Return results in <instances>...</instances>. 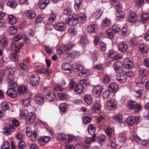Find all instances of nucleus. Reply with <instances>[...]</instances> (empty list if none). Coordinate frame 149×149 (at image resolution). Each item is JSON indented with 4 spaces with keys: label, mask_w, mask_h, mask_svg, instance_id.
<instances>
[{
    "label": "nucleus",
    "mask_w": 149,
    "mask_h": 149,
    "mask_svg": "<svg viewBox=\"0 0 149 149\" xmlns=\"http://www.w3.org/2000/svg\"><path fill=\"white\" fill-rule=\"evenodd\" d=\"M128 109L131 110H134L135 112H138L141 109V106L137 104L136 102L133 101H130L127 104Z\"/></svg>",
    "instance_id": "f257e3e1"
},
{
    "label": "nucleus",
    "mask_w": 149,
    "mask_h": 149,
    "mask_svg": "<svg viewBox=\"0 0 149 149\" xmlns=\"http://www.w3.org/2000/svg\"><path fill=\"white\" fill-rule=\"evenodd\" d=\"M140 121V118L138 117L131 116L128 118L127 122L129 126H131L135 123L137 124Z\"/></svg>",
    "instance_id": "f03ea898"
},
{
    "label": "nucleus",
    "mask_w": 149,
    "mask_h": 149,
    "mask_svg": "<svg viewBox=\"0 0 149 149\" xmlns=\"http://www.w3.org/2000/svg\"><path fill=\"white\" fill-rule=\"evenodd\" d=\"M113 67L116 72L117 73H120L123 72V64L120 61H117L114 63Z\"/></svg>",
    "instance_id": "7ed1b4c3"
},
{
    "label": "nucleus",
    "mask_w": 149,
    "mask_h": 149,
    "mask_svg": "<svg viewBox=\"0 0 149 149\" xmlns=\"http://www.w3.org/2000/svg\"><path fill=\"white\" fill-rule=\"evenodd\" d=\"M40 81V77L37 74L33 75L30 78V83L32 85H37L39 83Z\"/></svg>",
    "instance_id": "20e7f679"
},
{
    "label": "nucleus",
    "mask_w": 149,
    "mask_h": 149,
    "mask_svg": "<svg viewBox=\"0 0 149 149\" xmlns=\"http://www.w3.org/2000/svg\"><path fill=\"white\" fill-rule=\"evenodd\" d=\"M102 91V88L100 86H97L94 87L93 90V93L95 96L99 97Z\"/></svg>",
    "instance_id": "39448f33"
},
{
    "label": "nucleus",
    "mask_w": 149,
    "mask_h": 149,
    "mask_svg": "<svg viewBox=\"0 0 149 149\" xmlns=\"http://www.w3.org/2000/svg\"><path fill=\"white\" fill-rule=\"evenodd\" d=\"M36 116L32 112L28 113L26 116V120L29 124L33 123L35 121Z\"/></svg>",
    "instance_id": "423d86ee"
},
{
    "label": "nucleus",
    "mask_w": 149,
    "mask_h": 149,
    "mask_svg": "<svg viewBox=\"0 0 149 149\" xmlns=\"http://www.w3.org/2000/svg\"><path fill=\"white\" fill-rule=\"evenodd\" d=\"M72 68V65L68 63H65L62 65V70L65 71V72L67 73H69L71 72Z\"/></svg>",
    "instance_id": "0eeeda50"
},
{
    "label": "nucleus",
    "mask_w": 149,
    "mask_h": 149,
    "mask_svg": "<svg viewBox=\"0 0 149 149\" xmlns=\"http://www.w3.org/2000/svg\"><path fill=\"white\" fill-rule=\"evenodd\" d=\"M6 93L12 98H15L17 96L16 91L13 88H9L6 92Z\"/></svg>",
    "instance_id": "6e6552de"
},
{
    "label": "nucleus",
    "mask_w": 149,
    "mask_h": 149,
    "mask_svg": "<svg viewBox=\"0 0 149 149\" xmlns=\"http://www.w3.org/2000/svg\"><path fill=\"white\" fill-rule=\"evenodd\" d=\"M118 84L116 83H111L109 85L108 89L112 92H116L118 89Z\"/></svg>",
    "instance_id": "1a4fd4ad"
},
{
    "label": "nucleus",
    "mask_w": 149,
    "mask_h": 149,
    "mask_svg": "<svg viewBox=\"0 0 149 149\" xmlns=\"http://www.w3.org/2000/svg\"><path fill=\"white\" fill-rule=\"evenodd\" d=\"M25 14L27 19H33L36 16V13L35 11L31 10H26L25 11Z\"/></svg>",
    "instance_id": "9d476101"
},
{
    "label": "nucleus",
    "mask_w": 149,
    "mask_h": 149,
    "mask_svg": "<svg viewBox=\"0 0 149 149\" xmlns=\"http://www.w3.org/2000/svg\"><path fill=\"white\" fill-rule=\"evenodd\" d=\"M119 50L122 52H125L127 49V45L126 44L123 42H120L118 45Z\"/></svg>",
    "instance_id": "9b49d317"
},
{
    "label": "nucleus",
    "mask_w": 149,
    "mask_h": 149,
    "mask_svg": "<svg viewBox=\"0 0 149 149\" xmlns=\"http://www.w3.org/2000/svg\"><path fill=\"white\" fill-rule=\"evenodd\" d=\"M50 140L49 137L44 136L38 140L39 143L41 146H44Z\"/></svg>",
    "instance_id": "f8f14e48"
},
{
    "label": "nucleus",
    "mask_w": 149,
    "mask_h": 149,
    "mask_svg": "<svg viewBox=\"0 0 149 149\" xmlns=\"http://www.w3.org/2000/svg\"><path fill=\"white\" fill-rule=\"evenodd\" d=\"M124 65L126 68L131 69L133 66L132 62L128 58H126L123 61Z\"/></svg>",
    "instance_id": "ddd939ff"
},
{
    "label": "nucleus",
    "mask_w": 149,
    "mask_h": 149,
    "mask_svg": "<svg viewBox=\"0 0 149 149\" xmlns=\"http://www.w3.org/2000/svg\"><path fill=\"white\" fill-rule=\"evenodd\" d=\"M35 99L37 103L41 104L44 102L45 100V97L43 95L38 94L35 96Z\"/></svg>",
    "instance_id": "4468645a"
},
{
    "label": "nucleus",
    "mask_w": 149,
    "mask_h": 149,
    "mask_svg": "<svg viewBox=\"0 0 149 149\" xmlns=\"http://www.w3.org/2000/svg\"><path fill=\"white\" fill-rule=\"evenodd\" d=\"M108 109L110 110L115 109L117 107V105L116 103L112 100L108 101L107 103Z\"/></svg>",
    "instance_id": "2eb2a0df"
},
{
    "label": "nucleus",
    "mask_w": 149,
    "mask_h": 149,
    "mask_svg": "<svg viewBox=\"0 0 149 149\" xmlns=\"http://www.w3.org/2000/svg\"><path fill=\"white\" fill-rule=\"evenodd\" d=\"M56 30L60 31H63L65 29V24L63 23L59 22L56 24L55 26Z\"/></svg>",
    "instance_id": "dca6fc26"
},
{
    "label": "nucleus",
    "mask_w": 149,
    "mask_h": 149,
    "mask_svg": "<svg viewBox=\"0 0 149 149\" xmlns=\"http://www.w3.org/2000/svg\"><path fill=\"white\" fill-rule=\"evenodd\" d=\"M84 90V86L81 84H77L74 88V91L78 93H80L83 92Z\"/></svg>",
    "instance_id": "f3484780"
},
{
    "label": "nucleus",
    "mask_w": 149,
    "mask_h": 149,
    "mask_svg": "<svg viewBox=\"0 0 149 149\" xmlns=\"http://www.w3.org/2000/svg\"><path fill=\"white\" fill-rule=\"evenodd\" d=\"M28 61L26 60H24L23 61L19 64V67L23 70H26L28 68V66L29 65Z\"/></svg>",
    "instance_id": "a211bd4d"
},
{
    "label": "nucleus",
    "mask_w": 149,
    "mask_h": 149,
    "mask_svg": "<svg viewBox=\"0 0 149 149\" xmlns=\"http://www.w3.org/2000/svg\"><path fill=\"white\" fill-rule=\"evenodd\" d=\"M72 70L75 72L79 71L83 69V68L81 65L76 63H74L72 65Z\"/></svg>",
    "instance_id": "6ab92c4d"
},
{
    "label": "nucleus",
    "mask_w": 149,
    "mask_h": 149,
    "mask_svg": "<svg viewBox=\"0 0 149 149\" xmlns=\"http://www.w3.org/2000/svg\"><path fill=\"white\" fill-rule=\"evenodd\" d=\"M50 2L49 0H40V8L42 9H44Z\"/></svg>",
    "instance_id": "aec40b11"
},
{
    "label": "nucleus",
    "mask_w": 149,
    "mask_h": 149,
    "mask_svg": "<svg viewBox=\"0 0 149 149\" xmlns=\"http://www.w3.org/2000/svg\"><path fill=\"white\" fill-rule=\"evenodd\" d=\"M101 109V106L100 104V101H96L94 103V107L92 109L93 111H95V112L97 113V111H100Z\"/></svg>",
    "instance_id": "412c9836"
},
{
    "label": "nucleus",
    "mask_w": 149,
    "mask_h": 149,
    "mask_svg": "<svg viewBox=\"0 0 149 149\" xmlns=\"http://www.w3.org/2000/svg\"><path fill=\"white\" fill-rule=\"evenodd\" d=\"M139 50L143 54L146 53L148 51V48L147 46L143 44H140L139 45Z\"/></svg>",
    "instance_id": "4be33fe9"
},
{
    "label": "nucleus",
    "mask_w": 149,
    "mask_h": 149,
    "mask_svg": "<svg viewBox=\"0 0 149 149\" xmlns=\"http://www.w3.org/2000/svg\"><path fill=\"white\" fill-rule=\"evenodd\" d=\"M55 98V95L52 92L48 93L46 95V99L49 102H51L53 101Z\"/></svg>",
    "instance_id": "5701e85b"
},
{
    "label": "nucleus",
    "mask_w": 149,
    "mask_h": 149,
    "mask_svg": "<svg viewBox=\"0 0 149 149\" xmlns=\"http://www.w3.org/2000/svg\"><path fill=\"white\" fill-rule=\"evenodd\" d=\"M97 28V26L95 24H91L87 28V30L89 33H91L96 31Z\"/></svg>",
    "instance_id": "b1692460"
},
{
    "label": "nucleus",
    "mask_w": 149,
    "mask_h": 149,
    "mask_svg": "<svg viewBox=\"0 0 149 149\" xmlns=\"http://www.w3.org/2000/svg\"><path fill=\"white\" fill-rule=\"evenodd\" d=\"M137 18L136 14L134 13H132L130 14L128 17V20L130 22H134L136 21Z\"/></svg>",
    "instance_id": "393cba45"
},
{
    "label": "nucleus",
    "mask_w": 149,
    "mask_h": 149,
    "mask_svg": "<svg viewBox=\"0 0 149 149\" xmlns=\"http://www.w3.org/2000/svg\"><path fill=\"white\" fill-rule=\"evenodd\" d=\"M102 24L104 26L109 27L111 24V21L110 19L105 18L103 19Z\"/></svg>",
    "instance_id": "a878e982"
},
{
    "label": "nucleus",
    "mask_w": 149,
    "mask_h": 149,
    "mask_svg": "<svg viewBox=\"0 0 149 149\" xmlns=\"http://www.w3.org/2000/svg\"><path fill=\"white\" fill-rule=\"evenodd\" d=\"M27 91V88L25 86H19L17 88V91L20 95H22Z\"/></svg>",
    "instance_id": "bb28decb"
},
{
    "label": "nucleus",
    "mask_w": 149,
    "mask_h": 149,
    "mask_svg": "<svg viewBox=\"0 0 149 149\" xmlns=\"http://www.w3.org/2000/svg\"><path fill=\"white\" fill-rule=\"evenodd\" d=\"M116 16L117 19L121 20L124 18L125 14L121 10H118L116 13Z\"/></svg>",
    "instance_id": "cd10ccee"
},
{
    "label": "nucleus",
    "mask_w": 149,
    "mask_h": 149,
    "mask_svg": "<svg viewBox=\"0 0 149 149\" xmlns=\"http://www.w3.org/2000/svg\"><path fill=\"white\" fill-rule=\"evenodd\" d=\"M127 75L124 74L122 75H118L117 76V79L120 82H123L126 81Z\"/></svg>",
    "instance_id": "c85d7f7f"
},
{
    "label": "nucleus",
    "mask_w": 149,
    "mask_h": 149,
    "mask_svg": "<svg viewBox=\"0 0 149 149\" xmlns=\"http://www.w3.org/2000/svg\"><path fill=\"white\" fill-rule=\"evenodd\" d=\"M8 19L10 24L12 25L15 24L17 21V19L12 15H9L8 16Z\"/></svg>",
    "instance_id": "c756f323"
},
{
    "label": "nucleus",
    "mask_w": 149,
    "mask_h": 149,
    "mask_svg": "<svg viewBox=\"0 0 149 149\" xmlns=\"http://www.w3.org/2000/svg\"><path fill=\"white\" fill-rule=\"evenodd\" d=\"M69 55L72 58H78L80 56V53L76 51H73L69 53Z\"/></svg>",
    "instance_id": "7c9ffc66"
},
{
    "label": "nucleus",
    "mask_w": 149,
    "mask_h": 149,
    "mask_svg": "<svg viewBox=\"0 0 149 149\" xmlns=\"http://www.w3.org/2000/svg\"><path fill=\"white\" fill-rule=\"evenodd\" d=\"M57 54L60 55L64 52L65 51H67V49L65 46L63 45L57 49Z\"/></svg>",
    "instance_id": "2f4dec72"
},
{
    "label": "nucleus",
    "mask_w": 149,
    "mask_h": 149,
    "mask_svg": "<svg viewBox=\"0 0 149 149\" xmlns=\"http://www.w3.org/2000/svg\"><path fill=\"white\" fill-rule=\"evenodd\" d=\"M84 99L86 103L89 105L91 104L93 102V100L91 97L87 95H85Z\"/></svg>",
    "instance_id": "473e14b6"
},
{
    "label": "nucleus",
    "mask_w": 149,
    "mask_h": 149,
    "mask_svg": "<svg viewBox=\"0 0 149 149\" xmlns=\"http://www.w3.org/2000/svg\"><path fill=\"white\" fill-rule=\"evenodd\" d=\"M95 135H93L91 138L89 137L86 138L84 141V143L85 144L88 145L91 144L92 142L95 141Z\"/></svg>",
    "instance_id": "72a5a7b5"
},
{
    "label": "nucleus",
    "mask_w": 149,
    "mask_h": 149,
    "mask_svg": "<svg viewBox=\"0 0 149 149\" xmlns=\"http://www.w3.org/2000/svg\"><path fill=\"white\" fill-rule=\"evenodd\" d=\"M141 17L142 21L144 22L148 20L149 15L147 13H143L142 14Z\"/></svg>",
    "instance_id": "f704fd0d"
},
{
    "label": "nucleus",
    "mask_w": 149,
    "mask_h": 149,
    "mask_svg": "<svg viewBox=\"0 0 149 149\" xmlns=\"http://www.w3.org/2000/svg\"><path fill=\"white\" fill-rule=\"evenodd\" d=\"M89 74V70H84L79 73V75L81 77H85L88 76Z\"/></svg>",
    "instance_id": "c9c22d12"
},
{
    "label": "nucleus",
    "mask_w": 149,
    "mask_h": 149,
    "mask_svg": "<svg viewBox=\"0 0 149 149\" xmlns=\"http://www.w3.org/2000/svg\"><path fill=\"white\" fill-rule=\"evenodd\" d=\"M57 138L60 141H65L67 139V136L63 134H60L57 136Z\"/></svg>",
    "instance_id": "e433bc0d"
},
{
    "label": "nucleus",
    "mask_w": 149,
    "mask_h": 149,
    "mask_svg": "<svg viewBox=\"0 0 149 149\" xmlns=\"http://www.w3.org/2000/svg\"><path fill=\"white\" fill-rule=\"evenodd\" d=\"M111 91H110L109 90H106L103 93V97L104 98H108L111 97Z\"/></svg>",
    "instance_id": "4c0bfd02"
},
{
    "label": "nucleus",
    "mask_w": 149,
    "mask_h": 149,
    "mask_svg": "<svg viewBox=\"0 0 149 149\" xmlns=\"http://www.w3.org/2000/svg\"><path fill=\"white\" fill-rule=\"evenodd\" d=\"M72 11V10L69 7H67L65 8L63 11V13L65 15L67 16L70 15Z\"/></svg>",
    "instance_id": "58836bf2"
},
{
    "label": "nucleus",
    "mask_w": 149,
    "mask_h": 149,
    "mask_svg": "<svg viewBox=\"0 0 149 149\" xmlns=\"http://www.w3.org/2000/svg\"><path fill=\"white\" fill-rule=\"evenodd\" d=\"M7 5L10 7L13 8H15L17 5V3L16 1H9L7 2Z\"/></svg>",
    "instance_id": "ea45409f"
},
{
    "label": "nucleus",
    "mask_w": 149,
    "mask_h": 149,
    "mask_svg": "<svg viewBox=\"0 0 149 149\" xmlns=\"http://www.w3.org/2000/svg\"><path fill=\"white\" fill-rule=\"evenodd\" d=\"M1 45L3 47H6L8 44L7 39L5 38H3L0 41Z\"/></svg>",
    "instance_id": "a19ab883"
},
{
    "label": "nucleus",
    "mask_w": 149,
    "mask_h": 149,
    "mask_svg": "<svg viewBox=\"0 0 149 149\" xmlns=\"http://www.w3.org/2000/svg\"><path fill=\"white\" fill-rule=\"evenodd\" d=\"M37 136L36 132L35 130H34L31 133V135L28 136L31 137L30 138L32 141H35L36 139Z\"/></svg>",
    "instance_id": "79ce46f5"
},
{
    "label": "nucleus",
    "mask_w": 149,
    "mask_h": 149,
    "mask_svg": "<svg viewBox=\"0 0 149 149\" xmlns=\"http://www.w3.org/2000/svg\"><path fill=\"white\" fill-rule=\"evenodd\" d=\"M66 23L69 25L71 26H74L76 25L78 23L76 22H75L70 18H68L66 20Z\"/></svg>",
    "instance_id": "37998d69"
},
{
    "label": "nucleus",
    "mask_w": 149,
    "mask_h": 149,
    "mask_svg": "<svg viewBox=\"0 0 149 149\" xmlns=\"http://www.w3.org/2000/svg\"><path fill=\"white\" fill-rule=\"evenodd\" d=\"M31 101V98H29L27 99H24L22 101L23 105L25 107H27L30 105Z\"/></svg>",
    "instance_id": "c03bdc74"
},
{
    "label": "nucleus",
    "mask_w": 149,
    "mask_h": 149,
    "mask_svg": "<svg viewBox=\"0 0 149 149\" xmlns=\"http://www.w3.org/2000/svg\"><path fill=\"white\" fill-rule=\"evenodd\" d=\"M102 14V12L100 10L97 11L93 15V17L96 19L99 18Z\"/></svg>",
    "instance_id": "a18cd8bd"
},
{
    "label": "nucleus",
    "mask_w": 149,
    "mask_h": 149,
    "mask_svg": "<svg viewBox=\"0 0 149 149\" xmlns=\"http://www.w3.org/2000/svg\"><path fill=\"white\" fill-rule=\"evenodd\" d=\"M95 128L92 125H89L88 127V132L91 135H95Z\"/></svg>",
    "instance_id": "49530a36"
},
{
    "label": "nucleus",
    "mask_w": 149,
    "mask_h": 149,
    "mask_svg": "<svg viewBox=\"0 0 149 149\" xmlns=\"http://www.w3.org/2000/svg\"><path fill=\"white\" fill-rule=\"evenodd\" d=\"M11 48L16 52L19 51V48L18 47V45H17L15 42H13L10 46Z\"/></svg>",
    "instance_id": "de8ad7c7"
},
{
    "label": "nucleus",
    "mask_w": 149,
    "mask_h": 149,
    "mask_svg": "<svg viewBox=\"0 0 149 149\" xmlns=\"http://www.w3.org/2000/svg\"><path fill=\"white\" fill-rule=\"evenodd\" d=\"M139 72L143 76H146L147 74V71L144 68H140L139 69Z\"/></svg>",
    "instance_id": "09e8293b"
},
{
    "label": "nucleus",
    "mask_w": 149,
    "mask_h": 149,
    "mask_svg": "<svg viewBox=\"0 0 149 149\" xmlns=\"http://www.w3.org/2000/svg\"><path fill=\"white\" fill-rule=\"evenodd\" d=\"M112 30L116 33L119 32L120 31V29L119 26L116 24L113 25L112 27Z\"/></svg>",
    "instance_id": "8fccbe9b"
},
{
    "label": "nucleus",
    "mask_w": 149,
    "mask_h": 149,
    "mask_svg": "<svg viewBox=\"0 0 149 149\" xmlns=\"http://www.w3.org/2000/svg\"><path fill=\"white\" fill-rule=\"evenodd\" d=\"M9 32L11 34H15L17 32V27L16 26H13L10 28Z\"/></svg>",
    "instance_id": "3c124183"
},
{
    "label": "nucleus",
    "mask_w": 149,
    "mask_h": 149,
    "mask_svg": "<svg viewBox=\"0 0 149 149\" xmlns=\"http://www.w3.org/2000/svg\"><path fill=\"white\" fill-rule=\"evenodd\" d=\"M44 17L41 15H38L36 19L35 24L40 23L42 22L43 20Z\"/></svg>",
    "instance_id": "603ef678"
},
{
    "label": "nucleus",
    "mask_w": 149,
    "mask_h": 149,
    "mask_svg": "<svg viewBox=\"0 0 149 149\" xmlns=\"http://www.w3.org/2000/svg\"><path fill=\"white\" fill-rule=\"evenodd\" d=\"M79 17L81 20L82 22H84L86 20V17L84 13H80L79 14Z\"/></svg>",
    "instance_id": "864d4df0"
},
{
    "label": "nucleus",
    "mask_w": 149,
    "mask_h": 149,
    "mask_svg": "<svg viewBox=\"0 0 149 149\" xmlns=\"http://www.w3.org/2000/svg\"><path fill=\"white\" fill-rule=\"evenodd\" d=\"M10 144L8 142L6 141L4 142L3 145L2 146L1 149H10Z\"/></svg>",
    "instance_id": "5fc2aeb1"
},
{
    "label": "nucleus",
    "mask_w": 149,
    "mask_h": 149,
    "mask_svg": "<svg viewBox=\"0 0 149 149\" xmlns=\"http://www.w3.org/2000/svg\"><path fill=\"white\" fill-rule=\"evenodd\" d=\"M65 46L67 49V51H69L74 46V44L72 42H70Z\"/></svg>",
    "instance_id": "6e6d98bb"
},
{
    "label": "nucleus",
    "mask_w": 149,
    "mask_h": 149,
    "mask_svg": "<svg viewBox=\"0 0 149 149\" xmlns=\"http://www.w3.org/2000/svg\"><path fill=\"white\" fill-rule=\"evenodd\" d=\"M81 2V0H75L74 8L75 10H77L79 9L80 4Z\"/></svg>",
    "instance_id": "4d7b16f0"
},
{
    "label": "nucleus",
    "mask_w": 149,
    "mask_h": 149,
    "mask_svg": "<svg viewBox=\"0 0 149 149\" xmlns=\"http://www.w3.org/2000/svg\"><path fill=\"white\" fill-rule=\"evenodd\" d=\"M141 146L142 147L149 146V140H143L141 142Z\"/></svg>",
    "instance_id": "13d9d810"
},
{
    "label": "nucleus",
    "mask_w": 149,
    "mask_h": 149,
    "mask_svg": "<svg viewBox=\"0 0 149 149\" xmlns=\"http://www.w3.org/2000/svg\"><path fill=\"white\" fill-rule=\"evenodd\" d=\"M1 108L4 111H6L9 108V106L7 102H2L1 104Z\"/></svg>",
    "instance_id": "bf43d9fd"
},
{
    "label": "nucleus",
    "mask_w": 149,
    "mask_h": 149,
    "mask_svg": "<svg viewBox=\"0 0 149 149\" xmlns=\"http://www.w3.org/2000/svg\"><path fill=\"white\" fill-rule=\"evenodd\" d=\"M40 73L44 74L45 75L48 76L49 75V72L47 68H43L40 69Z\"/></svg>",
    "instance_id": "052dcab7"
},
{
    "label": "nucleus",
    "mask_w": 149,
    "mask_h": 149,
    "mask_svg": "<svg viewBox=\"0 0 149 149\" xmlns=\"http://www.w3.org/2000/svg\"><path fill=\"white\" fill-rule=\"evenodd\" d=\"M113 31L111 29H108L106 31L107 34L108 36L110 39H112L113 38Z\"/></svg>",
    "instance_id": "680f3d73"
},
{
    "label": "nucleus",
    "mask_w": 149,
    "mask_h": 149,
    "mask_svg": "<svg viewBox=\"0 0 149 149\" xmlns=\"http://www.w3.org/2000/svg\"><path fill=\"white\" fill-rule=\"evenodd\" d=\"M69 18L71 19L75 22H76L77 23L79 22V17L77 15L75 14H72V17Z\"/></svg>",
    "instance_id": "e2e57ef3"
},
{
    "label": "nucleus",
    "mask_w": 149,
    "mask_h": 149,
    "mask_svg": "<svg viewBox=\"0 0 149 149\" xmlns=\"http://www.w3.org/2000/svg\"><path fill=\"white\" fill-rule=\"evenodd\" d=\"M129 33V32L127 28L126 27H124L122 29V35L123 36H127Z\"/></svg>",
    "instance_id": "0e129e2a"
},
{
    "label": "nucleus",
    "mask_w": 149,
    "mask_h": 149,
    "mask_svg": "<svg viewBox=\"0 0 149 149\" xmlns=\"http://www.w3.org/2000/svg\"><path fill=\"white\" fill-rule=\"evenodd\" d=\"M59 107L61 111L64 112L66 109L65 104V103L60 104L59 105Z\"/></svg>",
    "instance_id": "69168bd1"
},
{
    "label": "nucleus",
    "mask_w": 149,
    "mask_h": 149,
    "mask_svg": "<svg viewBox=\"0 0 149 149\" xmlns=\"http://www.w3.org/2000/svg\"><path fill=\"white\" fill-rule=\"evenodd\" d=\"M54 90L56 91H62L63 90V89L58 84H56L54 85Z\"/></svg>",
    "instance_id": "338daca9"
},
{
    "label": "nucleus",
    "mask_w": 149,
    "mask_h": 149,
    "mask_svg": "<svg viewBox=\"0 0 149 149\" xmlns=\"http://www.w3.org/2000/svg\"><path fill=\"white\" fill-rule=\"evenodd\" d=\"M142 95V90L141 89H139L135 92V96L136 97L139 98Z\"/></svg>",
    "instance_id": "774afa93"
}]
</instances>
